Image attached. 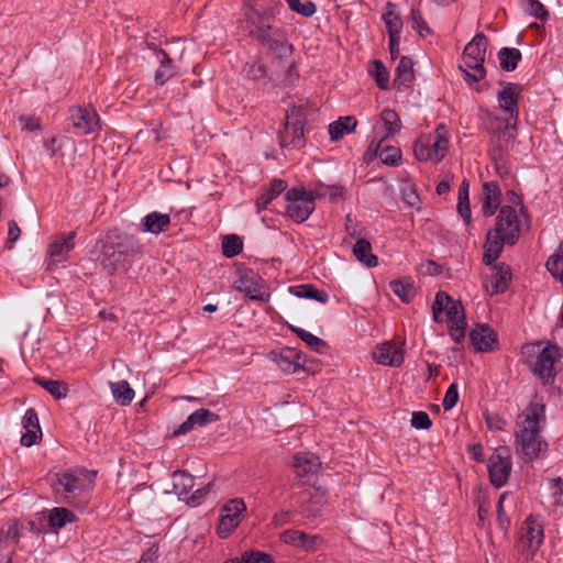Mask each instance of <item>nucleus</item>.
I'll return each instance as SVG.
<instances>
[{
	"label": "nucleus",
	"mask_w": 563,
	"mask_h": 563,
	"mask_svg": "<svg viewBox=\"0 0 563 563\" xmlns=\"http://www.w3.org/2000/svg\"><path fill=\"white\" fill-rule=\"evenodd\" d=\"M511 279V273L509 267L504 265H496L494 272L489 277V287L492 295L503 294L507 290L509 282Z\"/></svg>",
	"instance_id": "obj_32"
},
{
	"label": "nucleus",
	"mask_w": 563,
	"mask_h": 563,
	"mask_svg": "<svg viewBox=\"0 0 563 563\" xmlns=\"http://www.w3.org/2000/svg\"><path fill=\"white\" fill-rule=\"evenodd\" d=\"M247 35L263 46L274 57L283 59L292 54V45L287 34L277 23L272 10L249 9L242 21Z\"/></svg>",
	"instance_id": "obj_1"
},
{
	"label": "nucleus",
	"mask_w": 563,
	"mask_h": 563,
	"mask_svg": "<svg viewBox=\"0 0 563 563\" xmlns=\"http://www.w3.org/2000/svg\"><path fill=\"white\" fill-rule=\"evenodd\" d=\"M300 355L297 353L294 349H287L284 350L279 357L276 360L278 366L288 374L296 373L299 368H301V365L299 363Z\"/></svg>",
	"instance_id": "obj_38"
},
{
	"label": "nucleus",
	"mask_w": 563,
	"mask_h": 563,
	"mask_svg": "<svg viewBox=\"0 0 563 563\" xmlns=\"http://www.w3.org/2000/svg\"><path fill=\"white\" fill-rule=\"evenodd\" d=\"M383 20L386 24L388 35H400L402 21L399 14L395 11V5L391 2H387L386 11L383 14Z\"/></svg>",
	"instance_id": "obj_43"
},
{
	"label": "nucleus",
	"mask_w": 563,
	"mask_h": 563,
	"mask_svg": "<svg viewBox=\"0 0 563 563\" xmlns=\"http://www.w3.org/2000/svg\"><path fill=\"white\" fill-rule=\"evenodd\" d=\"M380 119L386 129V134L384 139L395 135L400 131L401 123L399 115L395 110L384 109L380 113Z\"/></svg>",
	"instance_id": "obj_45"
},
{
	"label": "nucleus",
	"mask_w": 563,
	"mask_h": 563,
	"mask_svg": "<svg viewBox=\"0 0 563 563\" xmlns=\"http://www.w3.org/2000/svg\"><path fill=\"white\" fill-rule=\"evenodd\" d=\"M242 249H243V243H242V240L235 235V234H230V235H225L222 240V254L228 257V258H232L234 256H236L238 254H240L242 252Z\"/></svg>",
	"instance_id": "obj_48"
},
{
	"label": "nucleus",
	"mask_w": 563,
	"mask_h": 563,
	"mask_svg": "<svg viewBox=\"0 0 563 563\" xmlns=\"http://www.w3.org/2000/svg\"><path fill=\"white\" fill-rule=\"evenodd\" d=\"M292 468L298 478L310 483L321 468V463L320 460H294Z\"/></svg>",
	"instance_id": "obj_33"
},
{
	"label": "nucleus",
	"mask_w": 563,
	"mask_h": 563,
	"mask_svg": "<svg viewBox=\"0 0 563 563\" xmlns=\"http://www.w3.org/2000/svg\"><path fill=\"white\" fill-rule=\"evenodd\" d=\"M448 144L446 131L444 125L441 124L435 129V136L432 140L429 137L416 141L413 153L420 162L434 161L439 163L448 152Z\"/></svg>",
	"instance_id": "obj_9"
},
{
	"label": "nucleus",
	"mask_w": 563,
	"mask_h": 563,
	"mask_svg": "<svg viewBox=\"0 0 563 563\" xmlns=\"http://www.w3.org/2000/svg\"><path fill=\"white\" fill-rule=\"evenodd\" d=\"M457 400H459L457 385L453 383L448 387V389L444 394V397L442 400L443 409L445 411L451 410L456 405Z\"/></svg>",
	"instance_id": "obj_56"
},
{
	"label": "nucleus",
	"mask_w": 563,
	"mask_h": 563,
	"mask_svg": "<svg viewBox=\"0 0 563 563\" xmlns=\"http://www.w3.org/2000/svg\"><path fill=\"white\" fill-rule=\"evenodd\" d=\"M353 255L366 267H375L378 264L377 256L372 252L371 243L365 239H360L353 246Z\"/></svg>",
	"instance_id": "obj_34"
},
{
	"label": "nucleus",
	"mask_w": 563,
	"mask_h": 563,
	"mask_svg": "<svg viewBox=\"0 0 563 563\" xmlns=\"http://www.w3.org/2000/svg\"><path fill=\"white\" fill-rule=\"evenodd\" d=\"M22 427L25 432L21 435V444L23 446H32L42 437L38 416L34 408L26 409L22 418Z\"/></svg>",
	"instance_id": "obj_22"
},
{
	"label": "nucleus",
	"mask_w": 563,
	"mask_h": 563,
	"mask_svg": "<svg viewBox=\"0 0 563 563\" xmlns=\"http://www.w3.org/2000/svg\"><path fill=\"white\" fill-rule=\"evenodd\" d=\"M5 538L10 539L11 547L15 545L21 538V526L18 521H14L8 526L5 530Z\"/></svg>",
	"instance_id": "obj_62"
},
{
	"label": "nucleus",
	"mask_w": 563,
	"mask_h": 563,
	"mask_svg": "<svg viewBox=\"0 0 563 563\" xmlns=\"http://www.w3.org/2000/svg\"><path fill=\"white\" fill-rule=\"evenodd\" d=\"M544 416V406L531 404L519 416L516 431V449L527 457H538L548 449V443L540 434L541 420Z\"/></svg>",
	"instance_id": "obj_2"
},
{
	"label": "nucleus",
	"mask_w": 563,
	"mask_h": 563,
	"mask_svg": "<svg viewBox=\"0 0 563 563\" xmlns=\"http://www.w3.org/2000/svg\"><path fill=\"white\" fill-rule=\"evenodd\" d=\"M383 140L375 143L371 142L368 151H373L379 157L383 164L388 166H398L401 162V151L394 146H383Z\"/></svg>",
	"instance_id": "obj_29"
},
{
	"label": "nucleus",
	"mask_w": 563,
	"mask_h": 563,
	"mask_svg": "<svg viewBox=\"0 0 563 563\" xmlns=\"http://www.w3.org/2000/svg\"><path fill=\"white\" fill-rule=\"evenodd\" d=\"M470 341L476 352H490L498 345L497 334L486 323L477 324L471 330Z\"/></svg>",
	"instance_id": "obj_20"
},
{
	"label": "nucleus",
	"mask_w": 563,
	"mask_h": 563,
	"mask_svg": "<svg viewBox=\"0 0 563 563\" xmlns=\"http://www.w3.org/2000/svg\"><path fill=\"white\" fill-rule=\"evenodd\" d=\"M521 52L514 47H503L498 52V59L500 68L505 71H512L517 68L518 63L521 60Z\"/></svg>",
	"instance_id": "obj_40"
},
{
	"label": "nucleus",
	"mask_w": 563,
	"mask_h": 563,
	"mask_svg": "<svg viewBox=\"0 0 563 563\" xmlns=\"http://www.w3.org/2000/svg\"><path fill=\"white\" fill-rule=\"evenodd\" d=\"M142 244L132 235L119 238L115 243L104 246L102 265L111 275L126 272L133 262L143 255Z\"/></svg>",
	"instance_id": "obj_4"
},
{
	"label": "nucleus",
	"mask_w": 563,
	"mask_h": 563,
	"mask_svg": "<svg viewBox=\"0 0 563 563\" xmlns=\"http://www.w3.org/2000/svg\"><path fill=\"white\" fill-rule=\"evenodd\" d=\"M249 563H274L269 554L261 551L246 552Z\"/></svg>",
	"instance_id": "obj_64"
},
{
	"label": "nucleus",
	"mask_w": 563,
	"mask_h": 563,
	"mask_svg": "<svg viewBox=\"0 0 563 563\" xmlns=\"http://www.w3.org/2000/svg\"><path fill=\"white\" fill-rule=\"evenodd\" d=\"M543 539L544 532L542 523L533 516H529L522 522L520 542L531 553H536L543 543Z\"/></svg>",
	"instance_id": "obj_17"
},
{
	"label": "nucleus",
	"mask_w": 563,
	"mask_h": 563,
	"mask_svg": "<svg viewBox=\"0 0 563 563\" xmlns=\"http://www.w3.org/2000/svg\"><path fill=\"white\" fill-rule=\"evenodd\" d=\"M67 120L77 136L98 134L101 130L100 117L91 106H73L68 110Z\"/></svg>",
	"instance_id": "obj_10"
},
{
	"label": "nucleus",
	"mask_w": 563,
	"mask_h": 563,
	"mask_svg": "<svg viewBox=\"0 0 563 563\" xmlns=\"http://www.w3.org/2000/svg\"><path fill=\"white\" fill-rule=\"evenodd\" d=\"M289 9L305 18L313 15L317 11L316 3L311 0H286Z\"/></svg>",
	"instance_id": "obj_50"
},
{
	"label": "nucleus",
	"mask_w": 563,
	"mask_h": 563,
	"mask_svg": "<svg viewBox=\"0 0 563 563\" xmlns=\"http://www.w3.org/2000/svg\"><path fill=\"white\" fill-rule=\"evenodd\" d=\"M290 329L314 352L322 353L327 347V343L311 332L298 327H291Z\"/></svg>",
	"instance_id": "obj_46"
},
{
	"label": "nucleus",
	"mask_w": 563,
	"mask_h": 563,
	"mask_svg": "<svg viewBox=\"0 0 563 563\" xmlns=\"http://www.w3.org/2000/svg\"><path fill=\"white\" fill-rule=\"evenodd\" d=\"M305 121L306 110L303 108L292 107L287 111L285 126L278 136L282 147L299 150L305 146Z\"/></svg>",
	"instance_id": "obj_7"
},
{
	"label": "nucleus",
	"mask_w": 563,
	"mask_h": 563,
	"mask_svg": "<svg viewBox=\"0 0 563 563\" xmlns=\"http://www.w3.org/2000/svg\"><path fill=\"white\" fill-rule=\"evenodd\" d=\"M371 75L375 79L377 86L379 89H388L389 87V74L385 67V65L378 60L375 59L373 62V68L369 70Z\"/></svg>",
	"instance_id": "obj_49"
},
{
	"label": "nucleus",
	"mask_w": 563,
	"mask_h": 563,
	"mask_svg": "<svg viewBox=\"0 0 563 563\" xmlns=\"http://www.w3.org/2000/svg\"><path fill=\"white\" fill-rule=\"evenodd\" d=\"M243 73L249 79L254 81L263 80L265 82L267 77V69L260 59L246 62L243 67Z\"/></svg>",
	"instance_id": "obj_47"
},
{
	"label": "nucleus",
	"mask_w": 563,
	"mask_h": 563,
	"mask_svg": "<svg viewBox=\"0 0 563 563\" xmlns=\"http://www.w3.org/2000/svg\"><path fill=\"white\" fill-rule=\"evenodd\" d=\"M234 288L252 300L266 302L269 299V292L265 289L264 280L253 269L241 271L234 282Z\"/></svg>",
	"instance_id": "obj_14"
},
{
	"label": "nucleus",
	"mask_w": 563,
	"mask_h": 563,
	"mask_svg": "<svg viewBox=\"0 0 563 563\" xmlns=\"http://www.w3.org/2000/svg\"><path fill=\"white\" fill-rule=\"evenodd\" d=\"M323 539L319 534H308L302 531L301 540L298 548H301L306 551H316L322 544Z\"/></svg>",
	"instance_id": "obj_53"
},
{
	"label": "nucleus",
	"mask_w": 563,
	"mask_h": 563,
	"mask_svg": "<svg viewBox=\"0 0 563 563\" xmlns=\"http://www.w3.org/2000/svg\"><path fill=\"white\" fill-rule=\"evenodd\" d=\"M527 3V12L544 22L549 18V11L545 9V7L539 1V0H523Z\"/></svg>",
	"instance_id": "obj_52"
},
{
	"label": "nucleus",
	"mask_w": 563,
	"mask_h": 563,
	"mask_svg": "<svg viewBox=\"0 0 563 563\" xmlns=\"http://www.w3.org/2000/svg\"><path fill=\"white\" fill-rule=\"evenodd\" d=\"M34 382L49 393L55 399H63L67 397L68 386L62 380L46 379L41 376H36Z\"/></svg>",
	"instance_id": "obj_39"
},
{
	"label": "nucleus",
	"mask_w": 563,
	"mask_h": 563,
	"mask_svg": "<svg viewBox=\"0 0 563 563\" xmlns=\"http://www.w3.org/2000/svg\"><path fill=\"white\" fill-rule=\"evenodd\" d=\"M517 122L512 118H499L493 113H487L485 130L490 135L488 155L494 162L498 175L504 176L508 173L506 166L508 146L516 140Z\"/></svg>",
	"instance_id": "obj_3"
},
{
	"label": "nucleus",
	"mask_w": 563,
	"mask_h": 563,
	"mask_svg": "<svg viewBox=\"0 0 563 563\" xmlns=\"http://www.w3.org/2000/svg\"><path fill=\"white\" fill-rule=\"evenodd\" d=\"M401 199L407 206L420 209L421 200L413 186L408 185L401 188Z\"/></svg>",
	"instance_id": "obj_54"
},
{
	"label": "nucleus",
	"mask_w": 563,
	"mask_h": 563,
	"mask_svg": "<svg viewBox=\"0 0 563 563\" xmlns=\"http://www.w3.org/2000/svg\"><path fill=\"white\" fill-rule=\"evenodd\" d=\"M550 489L552 490L553 504L563 507V479L555 477L550 479Z\"/></svg>",
	"instance_id": "obj_57"
},
{
	"label": "nucleus",
	"mask_w": 563,
	"mask_h": 563,
	"mask_svg": "<svg viewBox=\"0 0 563 563\" xmlns=\"http://www.w3.org/2000/svg\"><path fill=\"white\" fill-rule=\"evenodd\" d=\"M19 122L22 125V130L33 132L41 129L40 120L33 115H21Z\"/></svg>",
	"instance_id": "obj_61"
},
{
	"label": "nucleus",
	"mask_w": 563,
	"mask_h": 563,
	"mask_svg": "<svg viewBox=\"0 0 563 563\" xmlns=\"http://www.w3.org/2000/svg\"><path fill=\"white\" fill-rule=\"evenodd\" d=\"M389 287L402 302H410L416 295L415 286L408 279L391 280Z\"/></svg>",
	"instance_id": "obj_42"
},
{
	"label": "nucleus",
	"mask_w": 563,
	"mask_h": 563,
	"mask_svg": "<svg viewBox=\"0 0 563 563\" xmlns=\"http://www.w3.org/2000/svg\"><path fill=\"white\" fill-rule=\"evenodd\" d=\"M97 474V471L84 467L56 473L52 481V487L56 495H59L65 501L71 503L82 492L92 488Z\"/></svg>",
	"instance_id": "obj_5"
},
{
	"label": "nucleus",
	"mask_w": 563,
	"mask_h": 563,
	"mask_svg": "<svg viewBox=\"0 0 563 563\" xmlns=\"http://www.w3.org/2000/svg\"><path fill=\"white\" fill-rule=\"evenodd\" d=\"M373 357L378 364L399 367L404 363L405 351L401 343L384 342L375 347Z\"/></svg>",
	"instance_id": "obj_19"
},
{
	"label": "nucleus",
	"mask_w": 563,
	"mask_h": 563,
	"mask_svg": "<svg viewBox=\"0 0 563 563\" xmlns=\"http://www.w3.org/2000/svg\"><path fill=\"white\" fill-rule=\"evenodd\" d=\"M415 79L413 62L410 57L402 56L396 68V76L394 79V86L397 89L401 87L407 88Z\"/></svg>",
	"instance_id": "obj_31"
},
{
	"label": "nucleus",
	"mask_w": 563,
	"mask_h": 563,
	"mask_svg": "<svg viewBox=\"0 0 563 563\" xmlns=\"http://www.w3.org/2000/svg\"><path fill=\"white\" fill-rule=\"evenodd\" d=\"M357 124L354 117H340L336 121L329 125V134L331 141H338L344 134L352 133Z\"/></svg>",
	"instance_id": "obj_35"
},
{
	"label": "nucleus",
	"mask_w": 563,
	"mask_h": 563,
	"mask_svg": "<svg viewBox=\"0 0 563 563\" xmlns=\"http://www.w3.org/2000/svg\"><path fill=\"white\" fill-rule=\"evenodd\" d=\"M411 426L415 429H429L432 426L429 415L424 411H413L411 415Z\"/></svg>",
	"instance_id": "obj_58"
},
{
	"label": "nucleus",
	"mask_w": 563,
	"mask_h": 563,
	"mask_svg": "<svg viewBox=\"0 0 563 563\" xmlns=\"http://www.w3.org/2000/svg\"><path fill=\"white\" fill-rule=\"evenodd\" d=\"M21 229L14 220L8 222V239L5 245L8 249H12L13 244L20 239Z\"/></svg>",
	"instance_id": "obj_59"
},
{
	"label": "nucleus",
	"mask_w": 563,
	"mask_h": 563,
	"mask_svg": "<svg viewBox=\"0 0 563 563\" xmlns=\"http://www.w3.org/2000/svg\"><path fill=\"white\" fill-rule=\"evenodd\" d=\"M148 46L154 49L155 55L159 63V67L157 68L154 77L155 84L158 86H163L170 78L177 75V67L174 64L173 59L164 49L156 48L154 44H151Z\"/></svg>",
	"instance_id": "obj_24"
},
{
	"label": "nucleus",
	"mask_w": 563,
	"mask_h": 563,
	"mask_svg": "<svg viewBox=\"0 0 563 563\" xmlns=\"http://www.w3.org/2000/svg\"><path fill=\"white\" fill-rule=\"evenodd\" d=\"M466 324H450L449 334L455 343H461L465 338Z\"/></svg>",
	"instance_id": "obj_63"
},
{
	"label": "nucleus",
	"mask_w": 563,
	"mask_h": 563,
	"mask_svg": "<svg viewBox=\"0 0 563 563\" xmlns=\"http://www.w3.org/2000/svg\"><path fill=\"white\" fill-rule=\"evenodd\" d=\"M508 496V493H503L500 496H499V499H498V503H497V523H498V527L504 530L505 532H507L509 526H510V519L506 516L505 511H504V500L506 499V497Z\"/></svg>",
	"instance_id": "obj_55"
},
{
	"label": "nucleus",
	"mask_w": 563,
	"mask_h": 563,
	"mask_svg": "<svg viewBox=\"0 0 563 563\" xmlns=\"http://www.w3.org/2000/svg\"><path fill=\"white\" fill-rule=\"evenodd\" d=\"M433 320L441 323L444 320L450 324H466L464 307L460 300H454L445 291H438L432 303Z\"/></svg>",
	"instance_id": "obj_8"
},
{
	"label": "nucleus",
	"mask_w": 563,
	"mask_h": 563,
	"mask_svg": "<svg viewBox=\"0 0 563 563\" xmlns=\"http://www.w3.org/2000/svg\"><path fill=\"white\" fill-rule=\"evenodd\" d=\"M246 511L245 503L242 498L229 500L222 508L217 527V533L221 539H225L240 525L243 514Z\"/></svg>",
	"instance_id": "obj_12"
},
{
	"label": "nucleus",
	"mask_w": 563,
	"mask_h": 563,
	"mask_svg": "<svg viewBox=\"0 0 563 563\" xmlns=\"http://www.w3.org/2000/svg\"><path fill=\"white\" fill-rule=\"evenodd\" d=\"M468 187H470L468 181L466 179H463V181L461 183L460 188H459V197H457V211L466 224H468L471 222Z\"/></svg>",
	"instance_id": "obj_44"
},
{
	"label": "nucleus",
	"mask_w": 563,
	"mask_h": 563,
	"mask_svg": "<svg viewBox=\"0 0 563 563\" xmlns=\"http://www.w3.org/2000/svg\"><path fill=\"white\" fill-rule=\"evenodd\" d=\"M487 471L490 484L495 488L503 487L510 475L512 465L511 460H488Z\"/></svg>",
	"instance_id": "obj_25"
},
{
	"label": "nucleus",
	"mask_w": 563,
	"mask_h": 563,
	"mask_svg": "<svg viewBox=\"0 0 563 563\" xmlns=\"http://www.w3.org/2000/svg\"><path fill=\"white\" fill-rule=\"evenodd\" d=\"M287 189V183L283 179H273L269 185L262 189L256 199L257 211L266 209L268 205Z\"/></svg>",
	"instance_id": "obj_28"
},
{
	"label": "nucleus",
	"mask_w": 563,
	"mask_h": 563,
	"mask_svg": "<svg viewBox=\"0 0 563 563\" xmlns=\"http://www.w3.org/2000/svg\"><path fill=\"white\" fill-rule=\"evenodd\" d=\"M218 420L219 415L209 409L200 408L190 413L187 419L173 431V437L186 434L197 427H203Z\"/></svg>",
	"instance_id": "obj_21"
},
{
	"label": "nucleus",
	"mask_w": 563,
	"mask_h": 563,
	"mask_svg": "<svg viewBox=\"0 0 563 563\" xmlns=\"http://www.w3.org/2000/svg\"><path fill=\"white\" fill-rule=\"evenodd\" d=\"M494 229L508 238V245H514L520 233L516 210L510 206L501 207Z\"/></svg>",
	"instance_id": "obj_16"
},
{
	"label": "nucleus",
	"mask_w": 563,
	"mask_h": 563,
	"mask_svg": "<svg viewBox=\"0 0 563 563\" xmlns=\"http://www.w3.org/2000/svg\"><path fill=\"white\" fill-rule=\"evenodd\" d=\"M411 27L419 33L420 36L426 37L431 33V30L423 19L419 10L412 9L410 14Z\"/></svg>",
	"instance_id": "obj_51"
},
{
	"label": "nucleus",
	"mask_w": 563,
	"mask_h": 563,
	"mask_svg": "<svg viewBox=\"0 0 563 563\" xmlns=\"http://www.w3.org/2000/svg\"><path fill=\"white\" fill-rule=\"evenodd\" d=\"M76 236L75 232H69L67 234H60L53 241L47 250V260H46V268L52 271L59 263H63L67 260L68 253L74 249L75 243L74 239Z\"/></svg>",
	"instance_id": "obj_15"
},
{
	"label": "nucleus",
	"mask_w": 563,
	"mask_h": 563,
	"mask_svg": "<svg viewBox=\"0 0 563 563\" xmlns=\"http://www.w3.org/2000/svg\"><path fill=\"white\" fill-rule=\"evenodd\" d=\"M174 493L186 496L195 486V477L187 471H175L172 476Z\"/></svg>",
	"instance_id": "obj_36"
},
{
	"label": "nucleus",
	"mask_w": 563,
	"mask_h": 563,
	"mask_svg": "<svg viewBox=\"0 0 563 563\" xmlns=\"http://www.w3.org/2000/svg\"><path fill=\"white\" fill-rule=\"evenodd\" d=\"M501 191L497 183L488 181L483 185L482 211L485 217H492L500 205Z\"/></svg>",
	"instance_id": "obj_26"
},
{
	"label": "nucleus",
	"mask_w": 563,
	"mask_h": 563,
	"mask_svg": "<svg viewBox=\"0 0 563 563\" xmlns=\"http://www.w3.org/2000/svg\"><path fill=\"white\" fill-rule=\"evenodd\" d=\"M505 244H508L507 236L498 232V230H489L484 243L483 263L490 265L497 261Z\"/></svg>",
	"instance_id": "obj_23"
},
{
	"label": "nucleus",
	"mask_w": 563,
	"mask_h": 563,
	"mask_svg": "<svg viewBox=\"0 0 563 563\" xmlns=\"http://www.w3.org/2000/svg\"><path fill=\"white\" fill-rule=\"evenodd\" d=\"M503 89L498 91L497 99L499 102V107L504 110L509 118L518 121L519 117V96L522 91V87L520 84L516 82H501Z\"/></svg>",
	"instance_id": "obj_18"
},
{
	"label": "nucleus",
	"mask_w": 563,
	"mask_h": 563,
	"mask_svg": "<svg viewBox=\"0 0 563 563\" xmlns=\"http://www.w3.org/2000/svg\"><path fill=\"white\" fill-rule=\"evenodd\" d=\"M170 225V216L153 211L146 214L141 222L142 231L152 234H159L166 231Z\"/></svg>",
	"instance_id": "obj_27"
},
{
	"label": "nucleus",
	"mask_w": 563,
	"mask_h": 563,
	"mask_svg": "<svg viewBox=\"0 0 563 563\" xmlns=\"http://www.w3.org/2000/svg\"><path fill=\"white\" fill-rule=\"evenodd\" d=\"M76 515L71 510L64 507L53 508L48 515V523L53 529H62L67 523L76 521Z\"/></svg>",
	"instance_id": "obj_37"
},
{
	"label": "nucleus",
	"mask_w": 563,
	"mask_h": 563,
	"mask_svg": "<svg viewBox=\"0 0 563 563\" xmlns=\"http://www.w3.org/2000/svg\"><path fill=\"white\" fill-rule=\"evenodd\" d=\"M562 366L563 347L548 342L538 354L532 373L541 380L542 385H551Z\"/></svg>",
	"instance_id": "obj_6"
},
{
	"label": "nucleus",
	"mask_w": 563,
	"mask_h": 563,
	"mask_svg": "<svg viewBox=\"0 0 563 563\" xmlns=\"http://www.w3.org/2000/svg\"><path fill=\"white\" fill-rule=\"evenodd\" d=\"M110 388H111L113 398L121 406H128L132 402L135 393L131 388L130 384L126 380L110 383Z\"/></svg>",
	"instance_id": "obj_41"
},
{
	"label": "nucleus",
	"mask_w": 563,
	"mask_h": 563,
	"mask_svg": "<svg viewBox=\"0 0 563 563\" xmlns=\"http://www.w3.org/2000/svg\"><path fill=\"white\" fill-rule=\"evenodd\" d=\"M289 292L298 298L316 300L323 305L329 301V294L325 290H319L311 284L290 286Z\"/></svg>",
	"instance_id": "obj_30"
},
{
	"label": "nucleus",
	"mask_w": 563,
	"mask_h": 563,
	"mask_svg": "<svg viewBox=\"0 0 563 563\" xmlns=\"http://www.w3.org/2000/svg\"><path fill=\"white\" fill-rule=\"evenodd\" d=\"M488 41L485 34L478 33L466 44L463 52L464 64L467 68L477 71V77H485L484 68Z\"/></svg>",
	"instance_id": "obj_13"
},
{
	"label": "nucleus",
	"mask_w": 563,
	"mask_h": 563,
	"mask_svg": "<svg viewBox=\"0 0 563 563\" xmlns=\"http://www.w3.org/2000/svg\"><path fill=\"white\" fill-rule=\"evenodd\" d=\"M287 216L296 223L305 222L313 212L316 205L303 187H294L286 191Z\"/></svg>",
	"instance_id": "obj_11"
},
{
	"label": "nucleus",
	"mask_w": 563,
	"mask_h": 563,
	"mask_svg": "<svg viewBox=\"0 0 563 563\" xmlns=\"http://www.w3.org/2000/svg\"><path fill=\"white\" fill-rule=\"evenodd\" d=\"M301 536L302 531L289 529L280 534V539L284 543L298 548L301 540Z\"/></svg>",
	"instance_id": "obj_60"
}]
</instances>
